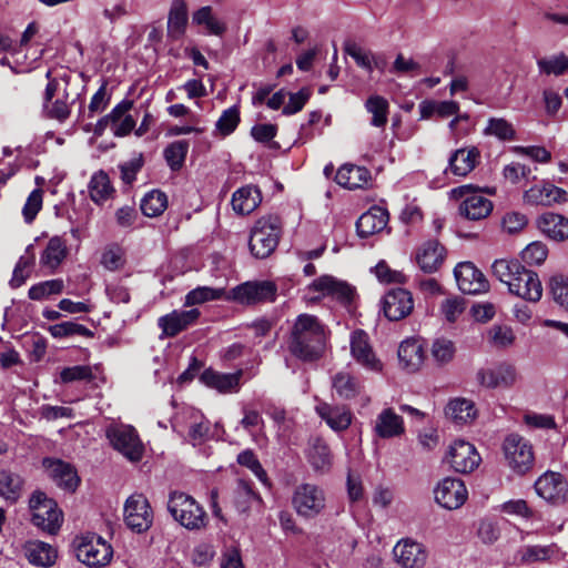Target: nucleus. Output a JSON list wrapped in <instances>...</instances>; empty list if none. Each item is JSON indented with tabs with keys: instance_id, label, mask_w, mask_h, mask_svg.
<instances>
[{
	"instance_id": "nucleus-1",
	"label": "nucleus",
	"mask_w": 568,
	"mask_h": 568,
	"mask_svg": "<svg viewBox=\"0 0 568 568\" xmlns=\"http://www.w3.org/2000/svg\"><path fill=\"white\" fill-rule=\"evenodd\" d=\"M327 333L325 325L314 315H298L286 339L290 354L302 362H316L325 352Z\"/></svg>"
},
{
	"instance_id": "nucleus-2",
	"label": "nucleus",
	"mask_w": 568,
	"mask_h": 568,
	"mask_svg": "<svg viewBox=\"0 0 568 568\" xmlns=\"http://www.w3.org/2000/svg\"><path fill=\"white\" fill-rule=\"evenodd\" d=\"M282 220L277 215L258 219L250 235V250L256 258L268 257L277 247L282 235Z\"/></svg>"
},
{
	"instance_id": "nucleus-3",
	"label": "nucleus",
	"mask_w": 568,
	"mask_h": 568,
	"mask_svg": "<svg viewBox=\"0 0 568 568\" xmlns=\"http://www.w3.org/2000/svg\"><path fill=\"white\" fill-rule=\"evenodd\" d=\"M168 510L189 530H200L206 526V513L190 495L180 491L171 493Z\"/></svg>"
},
{
	"instance_id": "nucleus-4",
	"label": "nucleus",
	"mask_w": 568,
	"mask_h": 568,
	"mask_svg": "<svg viewBox=\"0 0 568 568\" xmlns=\"http://www.w3.org/2000/svg\"><path fill=\"white\" fill-rule=\"evenodd\" d=\"M29 508L32 513V523L41 529L55 534L62 523V513L57 503L43 491L36 490L30 497Z\"/></svg>"
},
{
	"instance_id": "nucleus-5",
	"label": "nucleus",
	"mask_w": 568,
	"mask_h": 568,
	"mask_svg": "<svg viewBox=\"0 0 568 568\" xmlns=\"http://www.w3.org/2000/svg\"><path fill=\"white\" fill-rule=\"evenodd\" d=\"M77 557L89 567H102L112 558V547L100 536L87 534L74 540Z\"/></svg>"
},
{
	"instance_id": "nucleus-6",
	"label": "nucleus",
	"mask_w": 568,
	"mask_h": 568,
	"mask_svg": "<svg viewBox=\"0 0 568 568\" xmlns=\"http://www.w3.org/2000/svg\"><path fill=\"white\" fill-rule=\"evenodd\" d=\"M106 438L112 447L130 462H140L144 454V445L134 427L114 425L106 429Z\"/></svg>"
},
{
	"instance_id": "nucleus-7",
	"label": "nucleus",
	"mask_w": 568,
	"mask_h": 568,
	"mask_svg": "<svg viewBox=\"0 0 568 568\" xmlns=\"http://www.w3.org/2000/svg\"><path fill=\"white\" fill-rule=\"evenodd\" d=\"M505 458L508 466L517 474L524 475L534 465V452L531 444L518 434L508 435L503 444Z\"/></svg>"
},
{
	"instance_id": "nucleus-8",
	"label": "nucleus",
	"mask_w": 568,
	"mask_h": 568,
	"mask_svg": "<svg viewBox=\"0 0 568 568\" xmlns=\"http://www.w3.org/2000/svg\"><path fill=\"white\" fill-rule=\"evenodd\" d=\"M70 95L67 85L61 90L57 79H50L43 95V113L45 118L65 122L71 113Z\"/></svg>"
},
{
	"instance_id": "nucleus-9",
	"label": "nucleus",
	"mask_w": 568,
	"mask_h": 568,
	"mask_svg": "<svg viewBox=\"0 0 568 568\" xmlns=\"http://www.w3.org/2000/svg\"><path fill=\"white\" fill-rule=\"evenodd\" d=\"M277 294L276 285L271 281L245 282L231 290L229 298L245 305L271 303Z\"/></svg>"
},
{
	"instance_id": "nucleus-10",
	"label": "nucleus",
	"mask_w": 568,
	"mask_h": 568,
	"mask_svg": "<svg viewBox=\"0 0 568 568\" xmlns=\"http://www.w3.org/2000/svg\"><path fill=\"white\" fill-rule=\"evenodd\" d=\"M292 505L300 516L313 518L325 507L324 491L314 484H301L294 490Z\"/></svg>"
},
{
	"instance_id": "nucleus-11",
	"label": "nucleus",
	"mask_w": 568,
	"mask_h": 568,
	"mask_svg": "<svg viewBox=\"0 0 568 568\" xmlns=\"http://www.w3.org/2000/svg\"><path fill=\"white\" fill-rule=\"evenodd\" d=\"M456 197H463L459 205L460 215L470 221L486 219L493 211V202L483 194L471 190V185H463L452 191Z\"/></svg>"
},
{
	"instance_id": "nucleus-12",
	"label": "nucleus",
	"mask_w": 568,
	"mask_h": 568,
	"mask_svg": "<svg viewBox=\"0 0 568 568\" xmlns=\"http://www.w3.org/2000/svg\"><path fill=\"white\" fill-rule=\"evenodd\" d=\"M124 521L138 534L146 531L153 523V513L148 498L142 494L131 495L124 505Z\"/></svg>"
},
{
	"instance_id": "nucleus-13",
	"label": "nucleus",
	"mask_w": 568,
	"mask_h": 568,
	"mask_svg": "<svg viewBox=\"0 0 568 568\" xmlns=\"http://www.w3.org/2000/svg\"><path fill=\"white\" fill-rule=\"evenodd\" d=\"M446 459L455 471L462 474L471 473L481 460L475 446L463 439L455 440L449 446Z\"/></svg>"
},
{
	"instance_id": "nucleus-14",
	"label": "nucleus",
	"mask_w": 568,
	"mask_h": 568,
	"mask_svg": "<svg viewBox=\"0 0 568 568\" xmlns=\"http://www.w3.org/2000/svg\"><path fill=\"white\" fill-rule=\"evenodd\" d=\"M454 275L458 288L465 294H481L489 288L485 275L471 262L458 263L454 270Z\"/></svg>"
},
{
	"instance_id": "nucleus-15",
	"label": "nucleus",
	"mask_w": 568,
	"mask_h": 568,
	"mask_svg": "<svg viewBox=\"0 0 568 568\" xmlns=\"http://www.w3.org/2000/svg\"><path fill=\"white\" fill-rule=\"evenodd\" d=\"M535 490L545 500L559 505L567 498L568 484L561 474L546 471L536 480Z\"/></svg>"
},
{
	"instance_id": "nucleus-16",
	"label": "nucleus",
	"mask_w": 568,
	"mask_h": 568,
	"mask_svg": "<svg viewBox=\"0 0 568 568\" xmlns=\"http://www.w3.org/2000/svg\"><path fill=\"white\" fill-rule=\"evenodd\" d=\"M516 367L509 363H499L493 368H480L476 378L486 388H509L517 381Z\"/></svg>"
},
{
	"instance_id": "nucleus-17",
	"label": "nucleus",
	"mask_w": 568,
	"mask_h": 568,
	"mask_svg": "<svg viewBox=\"0 0 568 568\" xmlns=\"http://www.w3.org/2000/svg\"><path fill=\"white\" fill-rule=\"evenodd\" d=\"M436 501L446 509H457L467 499V489L458 478H444L435 488Z\"/></svg>"
},
{
	"instance_id": "nucleus-18",
	"label": "nucleus",
	"mask_w": 568,
	"mask_h": 568,
	"mask_svg": "<svg viewBox=\"0 0 568 568\" xmlns=\"http://www.w3.org/2000/svg\"><path fill=\"white\" fill-rule=\"evenodd\" d=\"M351 354L354 357V359L365 369L372 372L382 371L383 364L376 357L369 344V337L364 331L357 329L352 333Z\"/></svg>"
},
{
	"instance_id": "nucleus-19",
	"label": "nucleus",
	"mask_w": 568,
	"mask_h": 568,
	"mask_svg": "<svg viewBox=\"0 0 568 568\" xmlns=\"http://www.w3.org/2000/svg\"><path fill=\"white\" fill-rule=\"evenodd\" d=\"M509 293L528 302L536 303L540 301L542 285L538 274L523 265V270L517 275L516 281L509 283Z\"/></svg>"
},
{
	"instance_id": "nucleus-20",
	"label": "nucleus",
	"mask_w": 568,
	"mask_h": 568,
	"mask_svg": "<svg viewBox=\"0 0 568 568\" xmlns=\"http://www.w3.org/2000/svg\"><path fill=\"white\" fill-rule=\"evenodd\" d=\"M446 257L445 247L436 240H428L417 247L415 262L427 274L437 272Z\"/></svg>"
},
{
	"instance_id": "nucleus-21",
	"label": "nucleus",
	"mask_w": 568,
	"mask_h": 568,
	"mask_svg": "<svg viewBox=\"0 0 568 568\" xmlns=\"http://www.w3.org/2000/svg\"><path fill=\"white\" fill-rule=\"evenodd\" d=\"M414 307L410 292L404 288H393L386 293L383 301L385 316L389 321H399L410 314Z\"/></svg>"
},
{
	"instance_id": "nucleus-22",
	"label": "nucleus",
	"mask_w": 568,
	"mask_h": 568,
	"mask_svg": "<svg viewBox=\"0 0 568 568\" xmlns=\"http://www.w3.org/2000/svg\"><path fill=\"white\" fill-rule=\"evenodd\" d=\"M43 466L49 477L62 489L74 491L80 483L75 469L60 459L44 458Z\"/></svg>"
},
{
	"instance_id": "nucleus-23",
	"label": "nucleus",
	"mask_w": 568,
	"mask_h": 568,
	"mask_svg": "<svg viewBox=\"0 0 568 568\" xmlns=\"http://www.w3.org/2000/svg\"><path fill=\"white\" fill-rule=\"evenodd\" d=\"M315 410L334 432L346 430L352 424L353 415L346 406L322 402L316 405Z\"/></svg>"
},
{
	"instance_id": "nucleus-24",
	"label": "nucleus",
	"mask_w": 568,
	"mask_h": 568,
	"mask_svg": "<svg viewBox=\"0 0 568 568\" xmlns=\"http://www.w3.org/2000/svg\"><path fill=\"white\" fill-rule=\"evenodd\" d=\"M567 200L568 193L552 184L535 185L524 193V202L530 205L551 206Z\"/></svg>"
},
{
	"instance_id": "nucleus-25",
	"label": "nucleus",
	"mask_w": 568,
	"mask_h": 568,
	"mask_svg": "<svg viewBox=\"0 0 568 568\" xmlns=\"http://www.w3.org/2000/svg\"><path fill=\"white\" fill-rule=\"evenodd\" d=\"M200 316L196 308L189 311H173L159 318V327L162 328V334L166 337H174L180 332L186 329Z\"/></svg>"
},
{
	"instance_id": "nucleus-26",
	"label": "nucleus",
	"mask_w": 568,
	"mask_h": 568,
	"mask_svg": "<svg viewBox=\"0 0 568 568\" xmlns=\"http://www.w3.org/2000/svg\"><path fill=\"white\" fill-rule=\"evenodd\" d=\"M394 555L405 568H422L427 558V554L422 544L406 539L397 542L394 547Z\"/></svg>"
},
{
	"instance_id": "nucleus-27",
	"label": "nucleus",
	"mask_w": 568,
	"mask_h": 568,
	"mask_svg": "<svg viewBox=\"0 0 568 568\" xmlns=\"http://www.w3.org/2000/svg\"><path fill=\"white\" fill-rule=\"evenodd\" d=\"M373 430L382 439L399 437L405 433L404 419L392 408H385L377 415Z\"/></svg>"
},
{
	"instance_id": "nucleus-28",
	"label": "nucleus",
	"mask_w": 568,
	"mask_h": 568,
	"mask_svg": "<svg viewBox=\"0 0 568 568\" xmlns=\"http://www.w3.org/2000/svg\"><path fill=\"white\" fill-rule=\"evenodd\" d=\"M310 290L320 292L323 295L332 296L343 303L352 301L354 290L347 283L337 281L335 277L324 275L316 278L311 285Z\"/></svg>"
},
{
	"instance_id": "nucleus-29",
	"label": "nucleus",
	"mask_w": 568,
	"mask_h": 568,
	"mask_svg": "<svg viewBox=\"0 0 568 568\" xmlns=\"http://www.w3.org/2000/svg\"><path fill=\"white\" fill-rule=\"evenodd\" d=\"M243 375V371L235 373H220L212 368L205 369L200 379L210 388H214L220 393H232L237 392L240 388V379Z\"/></svg>"
},
{
	"instance_id": "nucleus-30",
	"label": "nucleus",
	"mask_w": 568,
	"mask_h": 568,
	"mask_svg": "<svg viewBox=\"0 0 568 568\" xmlns=\"http://www.w3.org/2000/svg\"><path fill=\"white\" fill-rule=\"evenodd\" d=\"M388 212L381 206H373L362 214L356 222V230L361 237H368L383 231L388 223Z\"/></svg>"
},
{
	"instance_id": "nucleus-31",
	"label": "nucleus",
	"mask_w": 568,
	"mask_h": 568,
	"mask_svg": "<svg viewBox=\"0 0 568 568\" xmlns=\"http://www.w3.org/2000/svg\"><path fill=\"white\" fill-rule=\"evenodd\" d=\"M306 457L316 471H327L332 466L333 455L327 443L320 436L308 439Z\"/></svg>"
},
{
	"instance_id": "nucleus-32",
	"label": "nucleus",
	"mask_w": 568,
	"mask_h": 568,
	"mask_svg": "<svg viewBox=\"0 0 568 568\" xmlns=\"http://www.w3.org/2000/svg\"><path fill=\"white\" fill-rule=\"evenodd\" d=\"M538 229L550 240L564 242L568 239V219L564 215L547 212L537 220Z\"/></svg>"
},
{
	"instance_id": "nucleus-33",
	"label": "nucleus",
	"mask_w": 568,
	"mask_h": 568,
	"mask_svg": "<svg viewBox=\"0 0 568 568\" xmlns=\"http://www.w3.org/2000/svg\"><path fill=\"white\" fill-rule=\"evenodd\" d=\"M398 361L403 368L416 372L424 363V349L419 341L406 339L398 347Z\"/></svg>"
},
{
	"instance_id": "nucleus-34",
	"label": "nucleus",
	"mask_w": 568,
	"mask_h": 568,
	"mask_svg": "<svg viewBox=\"0 0 568 568\" xmlns=\"http://www.w3.org/2000/svg\"><path fill=\"white\" fill-rule=\"evenodd\" d=\"M24 490V478L9 469L0 470V497L16 504Z\"/></svg>"
},
{
	"instance_id": "nucleus-35",
	"label": "nucleus",
	"mask_w": 568,
	"mask_h": 568,
	"mask_svg": "<svg viewBox=\"0 0 568 568\" xmlns=\"http://www.w3.org/2000/svg\"><path fill=\"white\" fill-rule=\"evenodd\" d=\"M262 195L260 190L253 185H246L234 192L232 196L233 210L242 215L250 214L261 203Z\"/></svg>"
},
{
	"instance_id": "nucleus-36",
	"label": "nucleus",
	"mask_w": 568,
	"mask_h": 568,
	"mask_svg": "<svg viewBox=\"0 0 568 568\" xmlns=\"http://www.w3.org/2000/svg\"><path fill=\"white\" fill-rule=\"evenodd\" d=\"M371 178V173L363 166L345 164L337 170L336 182L349 190L362 187Z\"/></svg>"
},
{
	"instance_id": "nucleus-37",
	"label": "nucleus",
	"mask_w": 568,
	"mask_h": 568,
	"mask_svg": "<svg viewBox=\"0 0 568 568\" xmlns=\"http://www.w3.org/2000/svg\"><path fill=\"white\" fill-rule=\"evenodd\" d=\"M479 156L476 148L456 150L449 158L452 172L458 176H466L475 169Z\"/></svg>"
},
{
	"instance_id": "nucleus-38",
	"label": "nucleus",
	"mask_w": 568,
	"mask_h": 568,
	"mask_svg": "<svg viewBox=\"0 0 568 568\" xmlns=\"http://www.w3.org/2000/svg\"><path fill=\"white\" fill-rule=\"evenodd\" d=\"M187 6L184 0H172L168 17V36L179 39L185 32L187 24Z\"/></svg>"
},
{
	"instance_id": "nucleus-39",
	"label": "nucleus",
	"mask_w": 568,
	"mask_h": 568,
	"mask_svg": "<svg viewBox=\"0 0 568 568\" xmlns=\"http://www.w3.org/2000/svg\"><path fill=\"white\" fill-rule=\"evenodd\" d=\"M88 189L90 199L98 205L103 204L115 193L110 178L104 171H99L91 176Z\"/></svg>"
},
{
	"instance_id": "nucleus-40",
	"label": "nucleus",
	"mask_w": 568,
	"mask_h": 568,
	"mask_svg": "<svg viewBox=\"0 0 568 568\" xmlns=\"http://www.w3.org/2000/svg\"><path fill=\"white\" fill-rule=\"evenodd\" d=\"M26 556L32 565L50 567L57 559V551L49 544L33 541L26 547Z\"/></svg>"
},
{
	"instance_id": "nucleus-41",
	"label": "nucleus",
	"mask_w": 568,
	"mask_h": 568,
	"mask_svg": "<svg viewBox=\"0 0 568 568\" xmlns=\"http://www.w3.org/2000/svg\"><path fill=\"white\" fill-rule=\"evenodd\" d=\"M446 414L458 424H467L476 418L475 404L466 398H455L449 402Z\"/></svg>"
},
{
	"instance_id": "nucleus-42",
	"label": "nucleus",
	"mask_w": 568,
	"mask_h": 568,
	"mask_svg": "<svg viewBox=\"0 0 568 568\" xmlns=\"http://www.w3.org/2000/svg\"><path fill=\"white\" fill-rule=\"evenodd\" d=\"M332 385L336 394L344 399L354 398L362 389L359 381L347 372L335 374Z\"/></svg>"
},
{
	"instance_id": "nucleus-43",
	"label": "nucleus",
	"mask_w": 568,
	"mask_h": 568,
	"mask_svg": "<svg viewBox=\"0 0 568 568\" xmlns=\"http://www.w3.org/2000/svg\"><path fill=\"white\" fill-rule=\"evenodd\" d=\"M67 254L68 250L64 241L59 236L51 237L41 255V263L51 270H55Z\"/></svg>"
},
{
	"instance_id": "nucleus-44",
	"label": "nucleus",
	"mask_w": 568,
	"mask_h": 568,
	"mask_svg": "<svg viewBox=\"0 0 568 568\" xmlns=\"http://www.w3.org/2000/svg\"><path fill=\"white\" fill-rule=\"evenodd\" d=\"M523 270V264L518 260L499 258L491 265L493 275L506 284L509 288V283L516 281L517 275Z\"/></svg>"
},
{
	"instance_id": "nucleus-45",
	"label": "nucleus",
	"mask_w": 568,
	"mask_h": 568,
	"mask_svg": "<svg viewBox=\"0 0 568 568\" xmlns=\"http://www.w3.org/2000/svg\"><path fill=\"white\" fill-rule=\"evenodd\" d=\"M192 21L199 26H205L209 33L223 36L226 31V24L213 16L211 6L200 8L193 13Z\"/></svg>"
},
{
	"instance_id": "nucleus-46",
	"label": "nucleus",
	"mask_w": 568,
	"mask_h": 568,
	"mask_svg": "<svg viewBox=\"0 0 568 568\" xmlns=\"http://www.w3.org/2000/svg\"><path fill=\"white\" fill-rule=\"evenodd\" d=\"M189 148L187 140H179L170 143L164 149V159L172 171H179L183 166Z\"/></svg>"
},
{
	"instance_id": "nucleus-47",
	"label": "nucleus",
	"mask_w": 568,
	"mask_h": 568,
	"mask_svg": "<svg viewBox=\"0 0 568 568\" xmlns=\"http://www.w3.org/2000/svg\"><path fill=\"white\" fill-rule=\"evenodd\" d=\"M168 206L165 193L153 190L141 201V211L145 216L154 217L161 215Z\"/></svg>"
},
{
	"instance_id": "nucleus-48",
	"label": "nucleus",
	"mask_w": 568,
	"mask_h": 568,
	"mask_svg": "<svg viewBox=\"0 0 568 568\" xmlns=\"http://www.w3.org/2000/svg\"><path fill=\"white\" fill-rule=\"evenodd\" d=\"M484 134L495 136L500 141H513L516 139L514 125L504 118L488 119Z\"/></svg>"
},
{
	"instance_id": "nucleus-49",
	"label": "nucleus",
	"mask_w": 568,
	"mask_h": 568,
	"mask_svg": "<svg viewBox=\"0 0 568 568\" xmlns=\"http://www.w3.org/2000/svg\"><path fill=\"white\" fill-rule=\"evenodd\" d=\"M388 102L381 95H372L366 100L365 108L373 114L371 124L376 128H383L387 123Z\"/></svg>"
},
{
	"instance_id": "nucleus-50",
	"label": "nucleus",
	"mask_w": 568,
	"mask_h": 568,
	"mask_svg": "<svg viewBox=\"0 0 568 568\" xmlns=\"http://www.w3.org/2000/svg\"><path fill=\"white\" fill-rule=\"evenodd\" d=\"M260 500V496L253 490L248 480L239 479L234 490V505L240 513H246L253 500Z\"/></svg>"
},
{
	"instance_id": "nucleus-51",
	"label": "nucleus",
	"mask_w": 568,
	"mask_h": 568,
	"mask_svg": "<svg viewBox=\"0 0 568 568\" xmlns=\"http://www.w3.org/2000/svg\"><path fill=\"white\" fill-rule=\"evenodd\" d=\"M433 359L438 365H445L452 362L456 354V346L453 341L446 337L434 339L430 348Z\"/></svg>"
},
{
	"instance_id": "nucleus-52",
	"label": "nucleus",
	"mask_w": 568,
	"mask_h": 568,
	"mask_svg": "<svg viewBox=\"0 0 568 568\" xmlns=\"http://www.w3.org/2000/svg\"><path fill=\"white\" fill-rule=\"evenodd\" d=\"M537 65L539 71L547 75H562L568 71V55L560 52L549 58H541L537 61Z\"/></svg>"
},
{
	"instance_id": "nucleus-53",
	"label": "nucleus",
	"mask_w": 568,
	"mask_h": 568,
	"mask_svg": "<svg viewBox=\"0 0 568 568\" xmlns=\"http://www.w3.org/2000/svg\"><path fill=\"white\" fill-rule=\"evenodd\" d=\"M34 263L33 245H29L26 250V254L20 256L10 281L12 287L21 286L29 276V268Z\"/></svg>"
},
{
	"instance_id": "nucleus-54",
	"label": "nucleus",
	"mask_w": 568,
	"mask_h": 568,
	"mask_svg": "<svg viewBox=\"0 0 568 568\" xmlns=\"http://www.w3.org/2000/svg\"><path fill=\"white\" fill-rule=\"evenodd\" d=\"M50 334L55 338H63L74 335L92 337L93 332L84 325L74 322H63L49 327Z\"/></svg>"
},
{
	"instance_id": "nucleus-55",
	"label": "nucleus",
	"mask_w": 568,
	"mask_h": 568,
	"mask_svg": "<svg viewBox=\"0 0 568 568\" xmlns=\"http://www.w3.org/2000/svg\"><path fill=\"white\" fill-rule=\"evenodd\" d=\"M63 287L64 283L61 278L44 281L32 285L29 288L28 295L33 301H41L49 295L61 293Z\"/></svg>"
},
{
	"instance_id": "nucleus-56",
	"label": "nucleus",
	"mask_w": 568,
	"mask_h": 568,
	"mask_svg": "<svg viewBox=\"0 0 568 568\" xmlns=\"http://www.w3.org/2000/svg\"><path fill=\"white\" fill-rule=\"evenodd\" d=\"M548 285L554 301L568 311V277L555 274L550 277Z\"/></svg>"
},
{
	"instance_id": "nucleus-57",
	"label": "nucleus",
	"mask_w": 568,
	"mask_h": 568,
	"mask_svg": "<svg viewBox=\"0 0 568 568\" xmlns=\"http://www.w3.org/2000/svg\"><path fill=\"white\" fill-rule=\"evenodd\" d=\"M558 552L556 545L527 546L523 550L521 559L526 562L545 561L554 558Z\"/></svg>"
},
{
	"instance_id": "nucleus-58",
	"label": "nucleus",
	"mask_w": 568,
	"mask_h": 568,
	"mask_svg": "<svg viewBox=\"0 0 568 568\" xmlns=\"http://www.w3.org/2000/svg\"><path fill=\"white\" fill-rule=\"evenodd\" d=\"M224 294V288L197 287L187 293L186 304L195 305L207 301L220 300Z\"/></svg>"
},
{
	"instance_id": "nucleus-59",
	"label": "nucleus",
	"mask_w": 568,
	"mask_h": 568,
	"mask_svg": "<svg viewBox=\"0 0 568 568\" xmlns=\"http://www.w3.org/2000/svg\"><path fill=\"white\" fill-rule=\"evenodd\" d=\"M240 123V110L237 106H231L223 111L216 122V130L224 136L234 132Z\"/></svg>"
},
{
	"instance_id": "nucleus-60",
	"label": "nucleus",
	"mask_w": 568,
	"mask_h": 568,
	"mask_svg": "<svg viewBox=\"0 0 568 568\" xmlns=\"http://www.w3.org/2000/svg\"><path fill=\"white\" fill-rule=\"evenodd\" d=\"M548 255L547 246L541 242H532L521 251V260L529 265H539Z\"/></svg>"
},
{
	"instance_id": "nucleus-61",
	"label": "nucleus",
	"mask_w": 568,
	"mask_h": 568,
	"mask_svg": "<svg viewBox=\"0 0 568 568\" xmlns=\"http://www.w3.org/2000/svg\"><path fill=\"white\" fill-rule=\"evenodd\" d=\"M488 337L494 346L499 348H506L515 342L513 329L503 325H494L488 332Z\"/></svg>"
},
{
	"instance_id": "nucleus-62",
	"label": "nucleus",
	"mask_w": 568,
	"mask_h": 568,
	"mask_svg": "<svg viewBox=\"0 0 568 568\" xmlns=\"http://www.w3.org/2000/svg\"><path fill=\"white\" fill-rule=\"evenodd\" d=\"M93 377L91 367L87 365L65 367L60 373V379L62 383H72L78 381L90 382Z\"/></svg>"
},
{
	"instance_id": "nucleus-63",
	"label": "nucleus",
	"mask_w": 568,
	"mask_h": 568,
	"mask_svg": "<svg viewBox=\"0 0 568 568\" xmlns=\"http://www.w3.org/2000/svg\"><path fill=\"white\" fill-rule=\"evenodd\" d=\"M345 52L355 60L358 67L368 72L373 71L374 54L372 52L364 51L356 43H346Z\"/></svg>"
},
{
	"instance_id": "nucleus-64",
	"label": "nucleus",
	"mask_w": 568,
	"mask_h": 568,
	"mask_svg": "<svg viewBox=\"0 0 568 568\" xmlns=\"http://www.w3.org/2000/svg\"><path fill=\"white\" fill-rule=\"evenodd\" d=\"M312 95L310 88H302L296 93H290L288 103L283 108V114L291 115L300 112Z\"/></svg>"
}]
</instances>
